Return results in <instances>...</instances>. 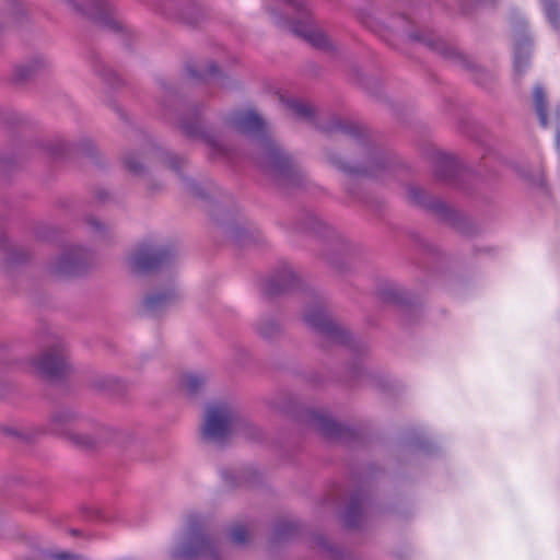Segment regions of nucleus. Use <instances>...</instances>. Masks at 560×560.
Returning a JSON list of instances; mask_svg holds the SVG:
<instances>
[{
    "label": "nucleus",
    "instance_id": "1",
    "mask_svg": "<svg viewBox=\"0 0 560 560\" xmlns=\"http://www.w3.org/2000/svg\"><path fill=\"white\" fill-rule=\"evenodd\" d=\"M229 124L237 132L258 137L257 148L259 150L256 158L258 166L266 173L280 178L289 177L293 173L291 159L285 155L266 135V124L264 119L253 109L234 112Z\"/></svg>",
    "mask_w": 560,
    "mask_h": 560
},
{
    "label": "nucleus",
    "instance_id": "2",
    "mask_svg": "<svg viewBox=\"0 0 560 560\" xmlns=\"http://www.w3.org/2000/svg\"><path fill=\"white\" fill-rule=\"evenodd\" d=\"M213 556V545L209 537L201 533L199 516H189L187 528L177 547L172 552L174 560H189L196 557Z\"/></svg>",
    "mask_w": 560,
    "mask_h": 560
},
{
    "label": "nucleus",
    "instance_id": "3",
    "mask_svg": "<svg viewBox=\"0 0 560 560\" xmlns=\"http://www.w3.org/2000/svg\"><path fill=\"white\" fill-rule=\"evenodd\" d=\"M279 1L285 5L287 14L292 13L298 14L300 16V20H296L294 18L288 22V27L293 34L304 38L312 46L319 49H326L330 46L329 39L326 36V34L313 24L310 18L308 9L306 8L303 1Z\"/></svg>",
    "mask_w": 560,
    "mask_h": 560
},
{
    "label": "nucleus",
    "instance_id": "4",
    "mask_svg": "<svg viewBox=\"0 0 560 560\" xmlns=\"http://www.w3.org/2000/svg\"><path fill=\"white\" fill-rule=\"evenodd\" d=\"M236 416L226 402H213L208 406L202 427L205 440L221 444L233 432Z\"/></svg>",
    "mask_w": 560,
    "mask_h": 560
},
{
    "label": "nucleus",
    "instance_id": "5",
    "mask_svg": "<svg viewBox=\"0 0 560 560\" xmlns=\"http://www.w3.org/2000/svg\"><path fill=\"white\" fill-rule=\"evenodd\" d=\"M33 365L37 373L48 380L62 377L68 371V363L60 346L52 347L38 359L34 360Z\"/></svg>",
    "mask_w": 560,
    "mask_h": 560
},
{
    "label": "nucleus",
    "instance_id": "6",
    "mask_svg": "<svg viewBox=\"0 0 560 560\" xmlns=\"http://www.w3.org/2000/svg\"><path fill=\"white\" fill-rule=\"evenodd\" d=\"M171 250L167 248H158L149 244H143L131 255L130 265L137 272L153 270L171 258Z\"/></svg>",
    "mask_w": 560,
    "mask_h": 560
},
{
    "label": "nucleus",
    "instance_id": "7",
    "mask_svg": "<svg viewBox=\"0 0 560 560\" xmlns=\"http://www.w3.org/2000/svg\"><path fill=\"white\" fill-rule=\"evenodd\" d=\"M305 322L311 328L336 342L345 343L347 341L346 330L338 326L322 307L307 310Z\"/></svg>",
    "mask_w": 560,
    "mask_h": 560
},
{
    "label": "nucleus",
    "instance_id": "8",
    "mask_svg": "<svg viewBox=\"0 0 560 560\" xmlns=\"http://www.w3.org/2000/svg\"><path fill=\"white\" fill-rule=\"evenodd\" d=\"M81 249L72 248L61 255L54 264L52 269L58 275H75L81 270Z\"/></svg>",
    "mask_w": 560,
    "mask_h": 560
},
{
    "label": "nucleus",
    "instance_id": "9",
    "mask_svg": "<svg viewBox=\"0 0 560 560\" xmlns=\"http://www.w3.org/2000/svg\"><path fill=\"white\" fill-rule=\"evenodd\" d=\"M294 279L291 270H285L281 276V279H270L265 283L264 291L268 295L278 294L285 291Z\"/></svg>",
    "mask_w": 560,
    "mask_h": 560
},
{
    "label": "nucleus",
    "instance_id": "10",
    "mask_svg": "<svg viewBox=\"0 0 560 560\" xmlns=\"http://www.w3.org/2000/svg\"><path fill=\"white\" fill-rule=\"evenodd\" d=\"M457 162L451 155L442 154L438 159L435 175L441 179H448L457 173Z\"/></svg>",
    "mask_w": 560,
    "mask_h": 560
},
{
    "label": "nucleus",
    "instance_id": "11",
    "mask_svg": "<svg viewBox=\"0 0 560 560\" xmlns=\"http://www.w3.org/2000/svg\"><path fill=\"white\" fill-rule=\"evenodd\" d=\"M175 292L167 291L163 293H155L148 296L144 301L145 307L151 311H156L170 305L175 300Z\"/></svg>",
    "mask_w": 560,
    "mask_h": 560
},
{
    "label": "nucleus",
    "instance_id": "12",
    "mask_svg": "<svg viewBox=\"0 0 560 560\" xmlns=\"http://www.w3.org/2000/svg\"><path fill=\"white\" fill-rule=\"evenodd\" d=\"M182 129L189 137H199V136L205 137L206 142L213 149L214 153L223 152L221 144L215 139L203 135V131H202L199 122H195L192 125L183 124Z\"/></svg>",
    "mask_w": 560,
    "mask_h": 560
},
{
    "label": "nucleus",
    "instance_id": "13",
    "mask_svg": "<svg viewBox=\"0 0 560 560\" xmlns=\"http://www.w3.org/2000/svg\"><path fill=\"white\" fill-rule=\"evenodd\" d=\"M294 116L300 118H311L313 116V107L304 102L294 98H281Z\"/></svg>",
    "mask_w": 560,
    "mask_h": 560
},
{
    "label": "nucleus",
    "instance_id": "14",
    "mask_svg": "<svg viewBox=\"0 0 560 560\" xmlns=\"http://www.w3.org/2000/svg\"><path fill=\"white\" fill-rule=\"evenodd\" d=\"M534 102H535V108H536V113L539 117L540 124L542 127H546L548 124L547 104H546L545 91L541 86H536L534 89Z\"/></svg>",
    "mask_w": 560,
    "mask_h": 560
},
{
    "label": "nucleus",
    "instance_id": "15",
    "mask_svg": "<svg viewBox=\"0 0 560 560\" xmlns=\"http://www.w3.org/2000/svg\"><path fill=\"white\" fill-rule=\"evenodd\" d=\"M205 384V378L197 374H185L180 377V387L189 395L196 394Z\"/></svg>",
    "mask_w": 560,
    "mask_h": 560
},
{
    "label": "nucleus",
    "instance_id": "16",
    "mask_svg": "<svg viewBox=\"0 0 560 560\" xmlns=\"http://www.w3.org/2000/svg\"><path fill=\"white\" fill-rule=\"evenodd\" d=\"M314 425L316 430L322 432L324 435L332 438L338 434L340 427L332 419L324 416L315 418Z\"/></svg>",
    "mask_w": 560,
    "mask_h": 560
},
{
    "label": "nucleus",
    "instance_id": "17",
    "mask_svg": "<svg viewBox=\"0 0 560 560\" xmlns=\"http://www.w3.org/2000/svg\"><path fill=\"white\" fill-rule=\"evenodd\" d=\"M546 16L550 24L560 31V8L556 0H541Z\"/></svg>",
    "mask_w": 560,
    "mask_h": 560
},
{
    "label": "nucleus",
    "instance_id": "18",
    "mask_svg": "<svg viewBox=\"0 0 560 560\" xmlns=\"http://www.w3.org/2000/svg\"><path fill=\"white\" fill-rule=\"evenodd\" d=\"M257 330L264 338H272L278 331L279 326L273 320H268L258 325Z\"/></svg>",
    "mask_w": 560,
    "mask_h": 560
},
{
    "label": "nucleus",
    "instance_id": "19",
    "mask_svg": "<svg viewBox=\"0 0 560 560\" xmlns=\"http://www.w3.org/2000/svg\"><path fill=\"white\" fill-rule=\"evenodd\" d=\"M247 537V530L242 525L234 526L231 530V538L235 544L242 545L246 542Z\"/></svg>",
    "mask_w": 560,
    "mask_h": 560
},
{
    "label": "nucleus",
    "instance_id": "20",
    "mask_svg": "<svg viewBox=\"0 0 560 560\" xmlns=\"http://www.w3.org/2000/svg\"><path fill=\"white\" fill-rule=\"evenodd\" d=\"M521 48V45L515 48L514 66L517 71H521L527 66V56L522 55Z\"/></svg>",
    "mask_w": 560,
    "mask_h": 560
},
{
    "label": "nucleus",
    "instance_id": "21",
    "mask_svg": "<svg viewBox=\"0 0 560 560\" xmlns=\"http://www.w3.org/2000/svg\"><path fill=\"white\" fill-rule=\"evenodd\" d=\"M126 167L132 173H139L141 171V165L138 162L136 156H128L125 159Z\"/></svg>",
    "mask_w": 560,
    "mask_h": 560
},
{
    "label": "nucleus",
    "instance_id": "22",
    "mask_svg": "<svg viewBox=\"0 0 560 560\" xmlns=\"http://www.w3.org/2000/svg\"><path fill=\"white\" fill-rule=\"evenodd\" d=\"M408 196L416 203H422L423 202V199H422L423 191L420 188L410 187L408 189Z\"/></svg>",
    "mask_w": 560,
    "mask_h": 560
},
{
    "label": "nucleus",
    "instance_id": "23",
    "mask_svg": "<svg viewBox=\"0 0 560 560\" xmlns=\"http://www.w3.org/2000/svg\"><path fill=\"white\" fill-rule=\"evenodd\" d=\"M52 558L55 560H84L82 557L80 556H75V555H71V553H68V552H58V553H54L52 555Z\"/></svg>",
    "mask_w": 560,
    "mask_h": 560
},
{
    "label": "nucleus",
    "instance_id": "24",
    "mask_svg": "<svg viewBox=\"0 0 560 560\" xmlns=\"http://www.w3.org/2000/svg\"><path fill=\"white\" fill-rule=\"evenodd\" d=\"M357 506L351 505L346 513V522L348 525H353L352 516L357 514Z\"/></svg>",
    "mask_w": 560,
    "mask_h": 560
},
{
    "label": "nucleus",
    "instance_id": "25",
    "mask_svg": "<svg viewBox=\"0 0 560 560\" xmlns=\"http://www.w3.org/2000/svg\"><path fill=\"white\" fill-rule=\"evenodd\" d=\"M218 71V68L215 65H210L209 66V69H208V72L206 74H202V77H206V75H214Z\"/></svg>",
    "mask_w": 560,
    "mask_h": 560
},
{
    "label": "nucleus",
    "instance_id": "26",
    "mask_svg": "<svg viewBox=\"0 0 560 560\" xmlns=\"http://www.w3.org/2000/svg\"><path fill=\"white\" fill-rule=\"evenodd\" d=\"M75 443L88 446L90 445V440L88 438L75 439Z\"/></svg>",
    "mask_w": 560,
    "mask_h": 560
},
{
    "label": "nucleus",
    "instance_id": "27",
    "mask_svg": "<svg viewBox=\"0 0 560 560\" xmlns=\"http://www.w3.org/2000/svg\"><path fill=\"white\" fill-rule=\"evenodd\" d=\"M81 11H83L85 14L90 15V16H94V12L92 11V9L85 7V5H82L80 8Z\"/></svg>",
    "mask_w": 560,
    "mask_h": 560
},
{
    "label": "nucleus",
    "instance_id": "28",
    "mask_svg": "<svg viewBox=\"0 0 560 560\" xmlns=\"http://www.w3.org/2000/svg\"><path fill=\"white\" fill-rule=\"evenodd\" d=\"M557 149L560 154V127L558 128V131H557Z\"/></svg>",
    "mask_w": 560,
    "mask_h": 560
},
{
    "label": "nucleus",
    "instance_id": "29",
    "mask_svg": "<svg viewBox=\"0 0 560 560\" xmlns=\"http://www.w3.org/2000/svg\"><path fill=\"white\" fill-rule=\"evenodd\" d=\"M91 224L93 226H95L96 229H100L101 228V224L98 222H96L95 220H91Z\"/></svg>",
    "mask_w": 560,
    "mask_h": 560
},
{
    "label": "nucleus",
    "instance_id": "30",
    "mask_svg": "<svg viewBox=\"0 0 560 560\" xmlns=\"http://www.w3.org/2000/svg\"><path fill=\"white\" fill-rule=\"evenodd\" d=\"M425 44L433 47V44L431 42H425Z\"/></svg>",
    "mask_w": 560,
    "mask_h": 560
}]
</instances>
